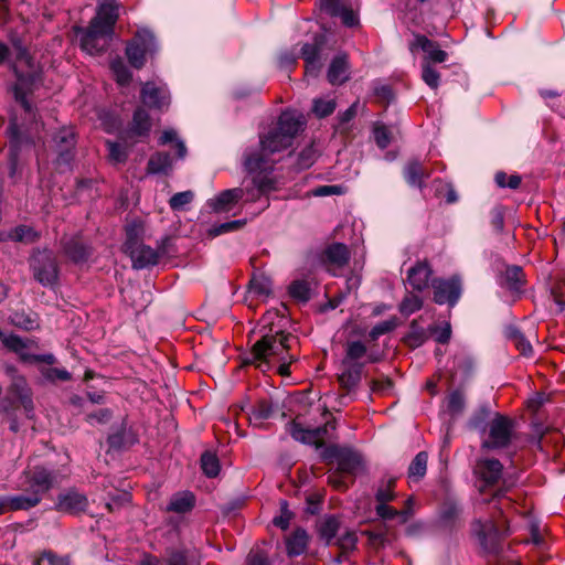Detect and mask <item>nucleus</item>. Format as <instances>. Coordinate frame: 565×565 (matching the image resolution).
Listing matches in <instances>:
<instances>
[{
    "label": "nucleus",
    "instance_id": "1",
    "mask_svg": "<svg viewBox=\"0 0 565 565\" xmlns=\"http://www.w3.org/2000/svg\"><path fill=\"white\" fill-rule=\"evenodd\" d=\"M288 324L289 319L284 312L268 310L260 320L262 338L253 345L245 363L256 365L262 372L275 369L282 376L289 375L295 360L289 352V342L295 338L287 332Z\"/></svg>",
    "mask_w": 565,
    "mask_h": 565
},
{
    "label": "nucleus",
    "instance_id": "2",
    "mask_svg": "<svg viewBox=\"0 0 565 565\" xmlns=\"http://www.w3.org/2000/svg\"><path fill=\"white\" fill-rule=\"evenodd\" d=\"M118 20V1L100 0L96 7V13L90 19L88 25L86 28H74V32L81 35V50L92 56L103 55L113 41Z\"/></svg>",
    "mask_w": 565,
    "mask_h": 565
},
{
    "label": "nucleus",
    "instance_id": "3",
    "mask_svg": "<svg viewBox=\"0 0 565 565\" xmlns=\"http://www.w3.org/2000/svg\"><path fill=\"white\" fill-rule=\"evenodd\" d=\"M55 483L56 476L50 470L42 467L29 468L23 472L18 486L24 493L0 497V514L34 508Z\"/></svg>",
    "mask_w": 565,
    "mask_h": 565
},
{
    "label": "nucleus",
    "instance_id": "4",
    "mask_svg": "<svg viewBox=\"0 0 565 565\" xmlns=\"http://www.w3.org/2000/svg\"><path fill=\"white\" fill-rule=\"evenodd\" d=\"M26 71L21 70L18 63L10 62L9 71L13 74L15 82L8 87V92L17 104L21 106L25 115L35 119L38 107L31 102L30 97L35 93L43 82V71L33 60L32 66H26Z\"/></svg>",
    "mask_w": 565,
    "mask_h": 565
},
{
    "label": "nucleus",
    "instance_id": "5",
    "mask_svg": "<svg viewBox=\"0 0 565 565\" xmlns=\"http://www.w3.org/2000/svg\"><path fill=\"white\" fill-rule=\"evenodd\" d=\"M305 126L306 121L300 114L286 109L279 115L276 127L260 137L259 145L266 152H279L292 145V140Z\"/></svg>",
    "mask_w": 565,
    "mask_h": 565
},
{
    "label": "nucleus",
    "instance_id": "6",
    "mask_svg": "<svg viewBox=\"0 0 565 565\" xmlns=\"http://www.w3.org/2000/svg\"><path fill=\"white\" fill-rule=\"evenodd\" d=\"M77 136L72 127H61L54 131L49 141V150L55 156L52 160L58 173L72 170L76 154Z\"/></svg>",
    "mask_w": 565,
    "mask_h": 565
},
{
    "label": "nucleus",
    "instance_id": "7",
    "mask_svg": "<svg viewBox=\"0 0 565 565\" xmlns=\"http://www.w3.org/2000/svg\"><path fill=\"white\" fill-rule=\"evenodd\" d=\"M158 50L159 45L154 33L148 28H141L127 41L125 55L132 68L141 70L147 63V56H152Z\"/></svg>",
    "mask_w": 565,
    "mask_h": 565
},
{
    "label": "nucleus",
    "instance_id": "8",
    "mask_svg": "<svg viewBox=\"0 0 565 565\" xmlns=\"http://www.w3.org/2000/svg\"><path fill=\"white\" fill-rule=\"evenodd\" d=\"M151 118L148 111L138 106L132 114V118L126 128L117 131L118 140L127 147H134L138 141L149 137L151 131Z\"/></svg>",
    "mask_w": 565,
    "mask_h": 565
},
{
    "label": "nucleus",
    "instance_id": "9",
    "mask_svg": "<svg viewBox=\"0 0 565 565\" xmlns=\"http://www.w3.org/2000/svg\"><path fill=\"white\" fill-rule=\"evenodd\" d=\"M30 267L38 282H56L58 265L52 250L39 249L34 252L30 257Z\"/></svg>",
    "mask_w": 565,
    "mask_h": 565
},
{
    "label": "nucleus",
    "instance_id": "10",
    "mask_svg": "<svg viewBox=\"0 0 565 565\" xmlns=\"http://www.w3.org/2000/svg\"><path fill=\"white\" fill-rule=\"evenodd\" d=\"M513 422L502 415L495 417L489 424L488 437L482 447L487 449H500L507 447L512 438Z\"/></svg>",
    "mask_w": 565,
    "mask_h": 565
},
{
    "label": "nucleus",
    "instance_id": "11",
    "mask_svg": "<svg viewBox=\"0 0 565 565\" xmlns=\"http://www.w3.org/2000/svg\"><path fill=\"white\" fill-rule=\"evenodd\" d=\"M350 260V250L343 243H332L320 255V263L333 277H340Z\"/></svg>",
    "mask_w": 565,
    "mask_h": 565
},
{
    "label": "nucleus",
    "instance_id": "12",
    "mask_svg": "<svg viewBox=\"0 0 565 565\" xmlns=\"http://www.w3.org/2000/svg\"><path fill=\"white\" fill-rule=\"evenodd\" d=\"M409 52L415 55L418 51L424 53L422 62L428 64L445 63L448 60V53L440 49L437 41L430 40L425 34L413 33V40L408 42Z\"/></svg>",
    "mask_w": 565,
    "mask_h": 565
},
{
    "label": "nucleus",
    "instance_id": "13",
    "mask_svg": "<svg viewBox=\"0 0 565 565\" xmlns=\"http://www.w3.org/2000/svg\"><path fill=\"white\" fill-rule=\"evenodd\" d=\"M61 248L66 259L75 265L86 264L94 250L90 243L79 234L63 237Z\"/></svg>",
    "mask_w": 565,
    "mask_h": 565
},
{
    "label": "nucleus",
    "instance_id": "14",
    "mask_svg": "<svg viewBox=\"0 0 565 565\" xmlns=\"http://www.w3.org/2000/svg\"><path fill=\"white\" fill-rule=\"evenodd\" d=\"M472 534L478 540L484 553H497L499 548L500 531L492 520H476L472 523Z\"/></svg>",
    "mask_w": 565,
    "mask_h": 565
},
{
    "label": "nucleus",
    "instance_id": "15",
    "mask_svg": "<svg viewBox=\"0 0 565 565\" xmlns=\"http://www.w3.org/2000/svg\"><path fill=\"white\" fill-rule=\"evenodd\" d=\"M6 132L9 138L8 152H12L14 149L15 154L21 156L23 149H31L35 146L32 135L20 128L18 116L15 114L10 115Z\"/></svg>",
    "mask_w": 565,
    "mask_h": 565
},
{
    "label": "nucleus",
    "instance_id": "16",
    "mask_svg": "<svg viewBox=\"0 0 565 565\" xmlns=\"http://www.w3.org/2000/svg\"><path fill=\"white\" fill-rule=\"evenodd\" d=\"M87 507L88 499L86 494L74 488L60 493L55 503V509L57 511L70 514H78L84 512Z\"/></svg>",
    "mask_w": 565,
    "mask_h": 565
},
{
    "label": "nucleus",
    "instance_id": "17",
    "mask_svg": "<svg viewBox=\"0 0 565 565\" xmlns=\"http://www.w3.org/2000/svg\"><path fill=\"white\" fill-rule=\"evenodd\" d=\"M402 177L409 188L423 190L425 180L430 178V170L419 159L413 158L403 166Z\"/></svg>",
    "mask_w": 565,
    "mask_h": 565
},
{
    "label": "nucleus",
    "instance_id": "18",
    "mask_svg": "<svg viewBox=\"0 0 565 565\" xmlns=\"http://www.w3.org/2000/svg\"><path fill=\"white\" fill-rule=\"evenodd\" d=\"M329 426L334 429V426L330 424L308 429L303 428L300 424L292 422L289 424L288 430L295 440L307 445H317L327 436Z\"/></svg>",
    "mask_w": 565,
    "mask_h": 565
},
{
    "label": "nucleus",
    "instance_id": "19",
    "mask_svg": "<svg viewBox=\"0 0 565 565\" xmlns=\"http://www.w3.org/2000/svg\"><path fill=\"white\" fill-rule=\"evenodd\" d=\"M407 282H461V277L454 275L448 280L433 278V269L429 263L424 259L418 260L407 270Z\"/></svg>",
    "mask_w": 565,
    "mask_h": 565
},
{
    "label": "nucleus",
    "instance_id": "20",
    "mask_svg": "<svg viewBox=\"0 0 565 565\" xmlns=\"http://www.w3.org/2000/svg\"><path fill=\"white\" fill-rule=\"evenodd\" d=\"M270 295V285H239L233 291V296L237 297V301L242 300L248 307H254L256 301L265 302Z\"/></svg>",
    "mask_w": 565,
    "mask_h": 565
},
{
    "label": "nucleus",
    "instance_id": "21",
    "mask_svg": "<svg viewBox=\"0 0 565 565\" xmlns=\"http://www.w3.org/2000/svg\"><path fill=\"white\" fill-rule=\"evenodd\" d=\"M142 104L149 108L162 110L170 103L168 93L152 82H147L140 90Z\"/></svg>",
    "mask_w": 565,
    "mask_h": 565
},
{
    "label": "nucleus",
    "instance_id": "22",
    "mask_svg": "<svg viewBox=\"0 0 565 565\" xmlns=\"http://www.w3.org/2000/svg\"><path fill=\"white\" fill-rule=\"evenodd\" d=\"M244 189L233 188L223 190L215 198L207 201V205L215 213H225L233 209L244 196Z\"/></svg>",
    "mask_w": 565,
    "mask_h": 565
},
{
    "label": "nucleus",
    "instance_id": "23",
    "mask_svg": "<svg viewBox=\"0 0 565 565\" xmlns=\"http://www.w3.org/2000/svg\"><path fill=\"white\" fill-rule=\"evenodd\" d=\"M0 340L6 348L15 352L22 361L33 362L35 354H31L29 352V348H30V344L32 343V341H30L28 339H22L12 333L6 334L1 329H0Z\"/></svg>",
    "mask_w": 565,
    "mask_h": 565
},
{
    "label": "nucleus",
    "instance_id": "24",
    "mask_svg": "<svg viewBox=\"0 0 565 565\" xmlns=\"http://www.w3.org/2000/svg\"><path fill=\"white\" fill-rule=\"evenodd\" d=\"M147 174L171 175L173 171V158L167 151L153 152L146 167Z\"/></svg>",
    "mask_w": 565,
    "mask_h": 565
},
{
    "label": "nucleus",
    "instance_id": "25",
    "mask_svg": "<svg viewBox=\"0 0 565 565\" xmlns=\"http://www.w3.org/2000/svg\"><path fill=\"white\" fill-rule=\"evenodd\" d=\"M503 466L497 459H480L475 468V472L486 484L495 483L502 476Z\"/></svg>",
    "mask_w": 565,
    "mask_h": 565
},
{
    "label": "nucleus",
    "instance_id": "26",
    "mask_svg": "<svg viewBox=\"0 0 565 565\" xmlns=\"http://www.w3.org/2000/svg\"><path fill=\"white\" fill-rule=\"evenodd\" d=\"M136 269H143L158 263L159 254L156 249L145 244L132 248L126 253Z\"/></svg>",
    "mask_w": 565,
    "mask_h": 565
},
{
    "label": "nucleus",
    "instance_id": "27",
    "mask_svg": "<svg viewBox=\"0 0 565 565\" xmlns=\"http://www.w3.org/2000/svg\"><path fill=\"white\" fill-rule=\"evenodd\" d=\"M40 233L32 226L20 224L6 233V238L13 243L31 245L40 239Z\"/></svg>",
    "mask_w": 565,
    "mask_h": 565
},
{
    "label": "nucleus",
    "instance_id": "28",
    "mask_svg": "<svg viewBox=\"0 0 565 565\" xmlns=\"http://www.w3.org/2000/svg\"><path fill=\"white\" fill-rule=\"evenodd\" d=\"M434 300L438 305H448L450 307H454L460 296H461V288L460 285H434Z\"/></svg>",
    "mask_w": 565,
    "mask_h": 565
},
{
    "label": "nucleus",
    "instance_id": "29",
    "mask_svg": "<svg viewBox=\"0 0 565 565\" xmlns=\"http://www.w3.org/2000/svg\"><path fill=\"white\" fill-rule=\"evenodd\" d=\"M347 71H348V60L344 54L335 55L328 68V81L332 85H341L347 79Z\"/></svg>",
    "mask_w": 565,
    "mask_h": 565
},
{
    "label": "nucleus",
    "instance_id": "30",
    "mask_svg": "<svg viewBox=\"0 0 565 565\" xmlns=\"http://www.w3.org/2000/svg\"><path fill=\"white\" fill-rule=\"evenodd\" d=\"M145 228L143 224L140 220H134L129 222L125 226V242L122 245V249L125 253L131 250L132 248L142 245Z\"/></svg>",
    "mask_w": 565,
    "mask_h": 565
},
{
    "label": "nucleus",
    "instance_id": "31",
    "mask_svg": "<svg viewBox=\"0 0 565 565\" xmlns=\"http://www.w3.org/2000/svg\"><path fill=\"white\" fill-rule=\"evenodd\" d=\"M266 154H270V153L264 151L262 146H260L259 151H257V150L246 151L244 153V161H243L245 171L249 174H253V173L259 174L263 171H265L266 163H267Z\"/></svg>",
    "mask_w": 565,
    "mask_h": 565
},
{
    "label": "nucleus",
    "instance_id": "32",
    "mask_svg": "<svg viewBox=\"0 0 565 565\" xmlns=\"http://www.w3.org/2000/svg\"><path fill=\"white\" fill-rule=\"evenodd\" d=\"M309 536L307 532L302 529L295 530L287 539H286V550L289 556H299L302 555L308 547Z\"/></svg>",
    "mask_w": 565,
    "mask_h": 565
},
{
    "label": "nucleus",
    "instance_id": "33",
    "mask_svg": "<svg viewBox=\"0 0 565 565\" xmlns=\"http://www.w3.org/2000/svg\"><path fill=\"white\" fill-rule=\"evenodd\" d=\"M195 504V497L190 491L177 492L170 498L166 510L174 513L189 512Z\"/></svg>",
    "mask_w": 565,
    "mask_h": 565
},
{
    "label": "nucleus",
    "instance_id": "34",
    "mask_svg": "<svg viewBox=\"0 0 565 565\" xmlns=\"http://www.w3.org/2000/svg\"><path fill=\"white\" fill-rule=\"evenodd\" d=\"M9 42L15 52L14 62H22L25 66H32L34 57L30 53L24 39L17 32H11L9 35Z\"/></svg>",
    "mask_w": 565,
    "mask_h": 565
},
{
    "label": "nucleus",
    "instance_id": "35",
    "mask_svg": "<svg viewBox=\"0 0 565 565\" xmlns=\"http://www.w3.org/2000/svg\"><path fill=\"white\" fill-rule=\"evenodd\" d=\"M339 527L340 522L334 515H326L317 524L319 537L324 541L327 545L331 544L339 531Z\"/></svg>",
    "mask_w": 565,
    "mask_h": 565
},
{
    "label": "nucleus",
    "instance_id": "36",
    "mask_svg": "<svg viewBox=\"0 0 565 565\" xmlns=\"http://www.w3.org/2000/svg\"><path fill=\"white\" fill-rule=\"evenodd\" d=\"M326 44V36L323 34H315L313 41L311 43L306 42L301 45L300 49V57L305 62L309 61H319L320 54Z\"/></svg>",
    "mask_w": 565,
    "mask_h": 565
},
{
    "label": "nucleus",
    "instance_id": "37",
    "mask_svg": "<svg viewBox=\"0 0 565 565\" xmlns=\"http://www.w3.org/2000/svg\"><path fill=\"white\" fill-rule=\"evenodd\" d=\"M109 68L119 86L126 87L130 85L132 81V73L120 56L110 61Z\"/></svg>",
    "mask_w": 565,
    "mask_h": 565
},
{
    "label": "nucleus",
    "instance_id": "38",
    "mask_svg": "<svg viewBox=\"0 0 565 565\" xmlns=\"http://www.w3.org/2000/svg\"><path fill=\"white\" fill-rule=\"evenodd\" d=\"M345 369L339 375L341 386L351 391L361 380L362 364L343 365Z\"/></svg>",
    "mask_w": 565,
    "mask_h": 565
},
{
    "label": "nucleus",
    "instance_id": "39",
    "mask_svg": "<svg viewBox=\"0 0 565 565\" xmlns=\"http://www.w3.org/2000/svg\"><path fill=\"white\" fill-rule=\"evenodd\" d=\"M338 465L342 471L352 472L361 463L360 456L350 449H334Z\"/></svg>",
    "mask_w": 565,
    "mask_h": 565
},
{
    "label": "nucleus",
    "instance_id": "40",
    "mask_svg": "<svg viewBox=\"0 0 565 565\" xmlns=\"http://www.w3.org/2000/svg\"><path fill=\"white\" fill-rule=\"evenodd\" d=\"M367 352L366 345L361 341H350L347 344L345 356L342 360L343 365L359 364L358 361L362 359Z\"/></svg>",
    "mask_w": 565,
    "mask_h": 565
},
{
    "label": "nucleus",
    "instance_id": "41",
    "mask_svg": "<svg viewBox=\"0 0 565 565\" xmlns=\"http://www.w3.org/2000/svg\"><path fill=\"white\" fill-rule=\"evenodd\" d=\"M428 455L425 451L418 452L408 467V477L412 480L422 479L427 471Z\"/></svg>",
    "mask_w": 565,
    "mask_h": 565
},
{
    "label": "nucleus",
    "instance_id": "42",
    "mask_svg": "<svg viewBox=\"0 0 565 565\" xmlns=\"http://www.w3.org/2000/svg\"><path fill=\"white\" fill-rule=\"evenodd\" d=\"M201 468L207 478H215L221 470L217 456L211 451H205L201 456Z\"/></svg>",
    "mask_w": 565,
    "mask_h": 565
},
{
    "label": "nucleus",
    "instance_id": "43",
    "mask_svg": "<svg viewBox=\"0 0 565 565\" xmlns=\"http://www.w3.org/2000/svg\"><path fill=\"white\" fill-rule=\"evenodd\" d=\"M499 271L502 282H526L524 270L519 265L502 264V268H500Z\"/></svg>",
    "mask_w": 565,
    "mask_h": 565
},
{
    "label": "nucleus",
    "instance_id": "44",
    "mask_svg": "<svg viewBox=\"0 0 565 565\" xmlns=\"http://www.w3.org/2000/svg\"><path fill=\"white\" fill-rule=\"evenodd\" d=\"M335 108H337V102L333 98H331V99L315 98L312 100L311 111L317 118L322 119V118H326V117L330 116L331 114H333Z\"/></svg>",
    "mask_w": 565,
    "mask_h": 565
},
{
    "label": "nucleus",
    "instance_id": "45",
    "mask_svg": "<svg viewBox=\"0 0 565 565\" xmlns=\"http://www.w3.org/2000/svg\"><path fill=\"white\" fill-rule=\"evenodd\" d=\"M175 141L177 158L183 160L188 154V149L182 140L178 139L177 131L173 129H166L159 138L160 145H167Z\"/></svg>",
    "mask_w": 565,
    "mask_h": 565
},
{
    "label": "nucleus",
    "instance_id": "46",
    "mask_svg": "<svg viewBox=\"0 0 565 565\" xmlns=\"http://www.w3.org/2000/svg\"><path fill=\"white\" fill-rule=\"evenodd\" d=\"M398 319L391 317L387 320L376 323L369 332V337L372 341L377 340L380 337L393 332L398 327Z\"/></svg>",
    "mask_w": 565,
    "mask_h": 565
},
{
    "label": "nucleus",
    "instance_id": "47",
    "mask_svg": "<svg viewBox=\"0 0 565 565\" xmlns=\"http://www.w3.org/2000/svg\"><path fill=\"white\" fill-rule=\"evenodd\" d=\"M422 79L431 89H437L440 84V73L428 62H420Z\"/></svg>",
    "mask_w": 565,
    "mask_h": 565
},
{
    "label": "nucleus",
    "instance_id": "48",
    "mask_svg": "<svg viewBox=\"0 0 565 565\" xmlns=\"http://www.w3.org/2000/svg\"><path fill=\"white\" fill-rule=\"evenodd\" d=\"M246 225V220H234L215 224L209 230V236L217 237L220 235L238 231Z\"/></svg>",
    "mask_w": 565,
    "mask_h": 565
},
{
    "label": "nucleus",
    "instance_id": "49",
    "mask_svg": "<svg viewBox=\"0 0 565 565\" xmlns=\"http://www.w3.org/2000/svg\"><path fill=\"white\" fill-rule=\"evenodd\" d=\"M20 154H15V150L8 152V177L12 184H17L22 178V163Z\"/></svg>",
    "mask_w": 565,
    "mask_h": 565
},
{
    "label": "nucleus",
    "instance_id": "50",
    "mask_svg": "<svg viewBox=\"0 0 565 565\" xmlns=\"http://www.w3.org/2000/svg\"><path fill=\"white\" fill-rule=\"evenodd\" d=\"M373 136L376 146L381 150L386 149L392 141L391 130L387 128V126L379 121L373 125Z\"/></svg>",
    "mask_w": 565,
    "mask_h": 565
},
{
    "label": "nucleus",
    "instance_id": "51",
    "mask_svg": "<svg viewBox=\"0 0 565 565\" xmlns=\"http://www.w3.org/2000/svg\"><path fill=\"white\" fill-rule=\"evenodd\" d=\"M40 373L45 382L55 383L57 381L66 382L70 381L72 375L65 369L58 367H41Z\"/></svg>",
    "mask_w": 565,
    "mask_h": 565
},
{
    "label": "nucleus",
    "instance_id": "52",
    "mask_svg": "<svg viewBox=\"0 0 565 565\" xmlns=\"http://www.w3.org/2000/svg\"><path fill=\"white\" fill-rule=\"evenodd\" d=\"M106 146L109 151V157L119 163L126 162L128 159V149H131L132 147L125 146L120 140L119 141H111L106 140Z\"/></svg>",
    "mask_w": 565,
    "mask_h": 565
},
{
    "label": "nucleus",
    "instance_id": "53",
    "mask_svg": "<svg viewBox=\"0 0 565 565\" xmlns=\"http://www.w3.org/2000/svg\"><path fill=\"white\" fill-rule=\"evenodd\" d=\"M490 225L495 234H502L504 230V218H505V206L495 205L490 212Z\"/></svg>",
    "mask_w": 565,
    "mask_h": 565
},
{
    "label": "nucleus",
    "instance_id": "54",
    "mask_svg": "<svg viewBox=\"0 0 565 565\" xmlns=\"http://www.w3.org/2000/svg\"><path fill=\"white\" fill-rule=\"evenodd\" d=\"M395 480L390 479L387 481H383L379 484L377 490L375 492V499L379 503H387L396 498V493L394 492Z\"/></svg>",
    "mask_w": 565,
    "mask_h": 565
},
{
    "label": "nucleus",
    "instance_id": "55",
    "mask_svg": "<svg viewBox=\"0 0 565 565\" xmlns=\"http://www.w3.org/2000/svg\"><path fill=\"white\" fill-rule=\"evenodd\" d=\"M494 182L499 188H509L516 190L521 185L522 178L518 173L508 175L504 171H498L494 174Z\"/></svg>",
    "mask_w": 565,
    "mask_h": 565
},
{
    "label": "nucleus",
    "instance_id": "56",
    "mask_svg": "<svg viewBox=\"0 0 565 565\" xmlns=\"http://www.w3.org/2000/svg\"><path fill=\"white\" fill-rule=\"evenodd\" d=\"M194 199V192L191 190L178 192L169 200V206L172 211H183L184 206L190 204Z\"/></svg>",
    "mask_w": 565,
    "mask_h": 565
},
{
    "label": "nucleus",
    "instance_id": "57",
    "mask_svg": "<svg viewBox=\"0 0 565 565\" xmlns=\"http://www.w3.org/2000/svg\"><path fill=\"white\" fill-rule=\"evenodd\" d=\"M423 307V300L419 296L411 294L407 295L401 302L398 309L404 316H411Z\"/></svg>",
    "mask_w": 565,
    "mask_h": 565
},
{
    "label": "nucleus",
    "instance_id": "58",
    "mask_svg": "<svg viewBox=\"0 0 565 565\" xmlns=\"http://www.w3.org/2000/svg\"><path fill=\"white\" fill-rule=\"evenodd\" d=\"M521 287L522 285H500L498 295L503 302L512 303L521 297L523 292Z\"/></svg>",
    "mask_w": 565,
    "mask_h": 565
},
{
    "label": "nucleus",
    "instance_id": "59",
    "mask_svg": "<svg viewBox=\"0 0 565 565\" xmlns=\"http://www.w3.org/2000/svg\"><path fill=\"white\" fill-rule=\"evenodd\" d=\"M316 161V151L312 146L303 148L297 156L296 168L298 170L309 169Z\"/></svg>",
    "mask_w": 565,
    "mask_h": 565
},
{
    "label": "nucleus",
    "instance_id": "60",
    "mask_svg": "<svg viewBox=\"0 0 565 565\" xmlns=\"http://www.w3.org/2000/svg\"><path fill=\"white\" fill-rule=\"evenodd\" d=\"M10 320L12 324L24 329V330H33L38 328V321L36 319L32 318L31 316L25 315L24 312H14Z\"/></svg>",
    "mask_w": 565,
    "mask_h": 565
},
{
    "label": "nucleus",
    "instance_id": "61",
    "mask_svg": "<svg viewBox=\"0 0 565 565\" xmlns=\"http://www.w3.org/2000/svg\"><path fill=\"white\" fill-rule=\"evenodd\" d=\"M447 408L452 415L460 414L465 408V396L462 393L455 391L447 398Z\"/></svg>",
    "mask_w": 565,
    "mask_h": 565
},
{
    "label": "nucleus",
    "instance_id": "62",
    "mask_svg": "<svg viewBox=\"0 0 565 565\" xmlns=\"http://www.w3.org/2000/svg\"><path fill=\"white\" fill-rule=\"evenodd\" d=\"M406 340L412 347H420L427 340V334L425 330L419 328L414 321L411 324V331Z\"/></svg>",
    "mask_w": 565,
    "mask_h": 565
},
{
    "label": "nucleus",
    "instance_id": "63",
    "mask_svg": "<svg viewBox=\"0 0 565 565\" xmlns=\"http://www.w3.org/2000/svg\"><path fill=\"white\" fill-rule=\"evenodd\" d=\"M358 542V537L355 532L353 531H345L340 535V537L337 541V544L340 546L341 550L344 552H350L355 548Z\"/></svg>",
    "mask_w": 565,
    "mask_h": 565
},
{
    "label": "nucleus",
    "instance_id": "64",
    "mask_svg": "<svg viewBox=\"0 0 565 565\" xmlns=\"http://www.w3.org/2000/svg\"><path fill=\"white\" fill-rule=\"evenodd\" d=\"M550 297L558 306L559 310L565 309V284L564 285H548Z\"/></svg>",
    "mask_w": 565,
    "mask_h": 565
}]
</instances>
